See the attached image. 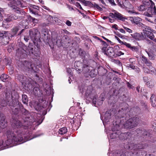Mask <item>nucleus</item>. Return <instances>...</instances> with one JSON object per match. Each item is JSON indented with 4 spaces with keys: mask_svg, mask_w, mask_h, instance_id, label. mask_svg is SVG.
Wrapping results in <instances>:
<instances>
[{
    "mask_svg": "<svg viewBox=\"0 0 156 156\" xmlns=\"http://www.w3.org/2000/svg\"><path fill=\"white\" fill-rule=\"evenodd\" d=\"M20 132L18 131L12 132L8 130L7 132V136L8 138L7 141L4 143L3 140H0V147L2 146L4 148L2 149L8 148L9 145L11 144L16 145L18 142H20L23 141V139L22 135L20 134Z\"/></svg>",
    "mask_w": 156,
    "mask_h": 156,
    "instance_id": "f257e3e1",
    "label": "nucleus"
},
{
    "mask_svg": "<svg viewBox=\"0 0 156 156\" xmlns=\"http://www.w3.org/2000/svg\"><path fill=\"white\" fill-rule=\"evenodd\" d=\"M26 120H24L23 125H22L20 121L18 120H14L12 121V126L14 129H18L20 128L26 129L31 125L32 123L35 121L34 117L31 116L29 118H26Z\"/></svg>",
    "mask_w": 156,
    "mask_h": 156,
    "instance_id": "f03ea898",
    "label": "nucleus"
},
{
    "mask_svg": "<svg viewBox=\"0 0 156 156\" xmlns=\"http://www.w3.org/2000/svg\"><path fill=\"white\" fill-rule=\"evenodd\" d=\"M18 97V94L17 92L15 90H12L7 92L6 94V98L7 100L9 98L11 99L9 100L10 101H8V102H7L6 104V102L5 101L3 100L0 103V111L2 110L3 108L5 107L6 105H8L9 106H11L12 104V102L13 99H16Z\"/></svg>",
    "mask_w": 156,
    "mask_h": 156,
    "instance_id": "7ed1b4c3",
    "label": "nucleus"
},
{
    "mask_svg": "<svg viewBox=\"0 0 156 156\" xmlns=\"http://www.w3.org/2000/svg\"><path fill=\"white\" fill-rule=\"evenodd\" d=\"M140 122L139 118L133 117L126 121L123 124L124 127L126 128H132L136 126Z\"/></svg>",
    "mask_w": 156,
    "mask_h": 156,
    "instance_id": "20e7f679",
    "label": "nucleus"
},
{
    "mask_svg": "<svg viewBox=\"0 0 156 156\" xmlns=\"http://www.w3.org/2000/svg\"><path fill=\"white\" fill-rule=\"evenodd\" d=\"M92 90L93 88L92 86H85L83 87L81 91L80 90V91L82 93H84L85 96L86 97H88L90 95Z\"/></svg>",
    "mask_w": 156,
    "mask_h": 156,
    "instance_id": "39448f33",
    "label": "nucleus"
},
{
    "mask_svg": "<svg viewBox=\"0 0 156 156\" xmlns=\"http://www.w3.org/2000/svg\"><path fill=\"white\" fill-rule=\"evenodd\" d=\"M109 16L112 18H114L115 19H117L122 21L125 20L124 18L122 16L121 14L115 10L113 11L112 12L110 13Z\"/></svg>",
    "mask_w": 156,
    "mask_h": 156,
    "instance_id": "423d86ee",
    "label": "nucleus"
},
{
    "mask_svg": "<svg viewBox=\"0 0 156 156\" xmlns=\"http://www.w3.org/2000/svg\"><path fill=\"white\" fill-rule=\"evenodd\" d=\"M108 136H109L111 139H115L119 137L120 132L117 131V132H113V129L112 131L108 130L106 131Z\"/></svg>",
    "mask_w": 156,
    "mask_h": 156,
    "instance_id": "0eeeda50",
    "label": "nucleus"
},
{
    "mask_svg": "<svg viewBox=\"0 0 156 156\" xmlns=\"http://www.w3.org/2000/svg\"><path fill=\"white\" fill-rule=\"evenodd\" d=\"M9 33L7 31H4L2 32H0V37H2V41L5 44L8 43L9 41L8 40V37H7Z\"/></svg>",
    "mask_w": 156,
    "mask_h": 156,
    "instance_id": "6e6552de",
    "label": "nucleus"
},
{
    "mask_svg": "<svg viewBox=\"0 0 156 156\" xmlns=\"http://www.w3.org/2000/svg\"><path fill=\"white\" fill-rule=\"evenodd\" d=\"M35 32L36 33H35L34 34L32 31H30V37L33 41H35L40 37V33L38 32L37 30V31H35Z\"/></svg>",
    "mask_w": 156,
    "mask_h": 156,
    "instance_id": "1a4fd4ad",
    "label": "nucleus"
},
{
    "mask_svg": "<svg viewBox=\"0 0 156 156\" xmlns=\"http://www.w3.org/2000/svg\"><path fill=\"white\" fill-rule=\"evenodd\" d=\"M129 19L132 23L136 24H139L140 26L142 25V23H141L142 21V19L138 17H129Z\"/></svg>",
    "mask_w": 156,
    "mask_h": 156,
    "instance_id": "9d476101",
    "label": "nucleus"
},
{
    "mask_svg": "<svg viewBox=\"0 0 156 156\" xmlns=\"http://www.w3.org/2000/svg\"><path fill=\"white\" fill-rule=\"evenodd\" d=\"M147 11L150 12L153 17L156 15V9L154 3L152 2H151V5Z\"/></svg>",
    "mask_w": 156,
    "mask_h": 156,
    "instance_id": "9b49d317",
    "label": "nucleus"
},
{
    "mask_svg": "<svg viewBox=\"0 0 156 156\" xmlns=\"http://www.w3.org/2000/svg\"><path fill=\"white\" fill-rule=\"evenodd\" d=\"M144 33L145 36L156 43V38H154V35L152 33L149 31L145 30L144 31Z\"/></svg>",
    "mask_w": 156,
    "mask_h": 156,
    "instance_id": "f8f14e48",
    "label": "nucleus"
},
{
    "mask_svg": "<svg viewBox=\"0 0 156 156\" xmlns=\"http://www.w3.org/2000/svg\"><path fill=\"white\" fill-rule=\"evenodd\" d=\"M145 64L147 67L149 68V69H150L151 74H154L156 75V70L155 68L152 66V64L150 61L148 60L147 62L145 63Z\"/></svg>",
    "mask_w": 156,
    "mask_h": 156,
    "instance_id": "ddd939ff",
    "label": "nucleus"
},
{
    "mask_svg": "<svg viewBox=\"0 0 156 156\" xmlns=\"http://www.w3.org/2000/svg\"><path fill=\"white\" fill-rule=\"evenodd\" d=\"M131 135L129 133H121L119 135V138L121 139L126 140L130 138Z\"/></svg>",
    "mask_w": 156,
    "mask_h": 156,
    "instance_id": "4468645a",
    "label": "nucleus"
},
{
    "mask_svg": "<svg viewBox=\"0 0 156 156\" xmlns=\"http://www.w3.org/2000/svg\"><path fill=\"white\" fill-rule=\"evenodd\" d=\"M143 15L145 16V19L146 20L151 23L153 22L152 20L148 18V17L153 18V15L150 12H149L148 11L147 12H145L144 13Z\"/></svg>",
    "mask_w": 156,
    "mask_h": 156,
    "instance_id": "2eb2a0df",
    "label": "nucleus"
},
{
    "mask_svg": "<svg viewBox=\"0 0 156 156\" xmlns=\"http://www.w3.org/2000/svg\"><path fill=\"white\" fill-rule=\"evenodd\" d=\"M111 116V114L107 111L105 114L104 119L103 120V122L104 125H105V123H107L109 121Z\"/></svg>",
    "mask_w": 156,
    "mask_h": 156,
    "instance_id": "dca6fc26",
    "label": "nucleus"
},
{
    "mask_svg": "<svg viewBox=\"0 0 156 156\" xmlns=\"http://www.w3.org/2000/svg\"><path fill=\"white\" fill-rule=\"evenodd\" d=\"M131 35L133 38L136 40H140L143 38V37L141 34L137 33H134Z\"/></svg>",
    "mask_w": 156,
    "mask_h": 156,
    "instance_id": "f3484780",
    "label": "nucleus"
},
{
    "mask_svg": "<svg viewBox=\"0 0 156 156\" xmlns=\"http://www.w3.org/2000/svg\"><path fill=\"white\" fill-rule=\"evenodd\" d=\"M16 4L19 7L23 8L27 6V5L25 2L22 1L21 2L19 1H17L16 2Z\"/></svg>",
    "mask_w": 156,
    "mask_h": 156,
    "instance_id": "a211bd4d",
    "label": "nucleus"
},
{
    "mask_svg": "<svg viewBox=\"0 0 156 156\" xmlns=\"http://www.w3.org/2000/svg\"><path fill=\"white\" fill-rule=\"evenodd\" d=\"M0 79L2 81L5 82L9 80L10 78L8 75L5 74H2L1 76Z\"/></svg>",
    "mask_w": 156,
    "mask_h": 156,
    "instance_id": "6ab92c4d",
    "label": "nucleus"
},
{
    "mask_svg": "<svg viewBox=\"0 0 156 156\" xmlns=\"http://www.w3.org/2000/svg\"><path fill=\"white\" fill-rule=\"evenodd\" d=\"M31 66V64L29 62L27 61H25L23 64H22V65L20 66V67L26 68H28L29 69L30 68Z\"/></svg>",
    "mask_w": 156,
    "mask_h": 156,
    "instance_id": "aec40b11",
    "label": "nucleus"
},
{
    "mask_svg": "<svg viewBox=\"0 0 156 156\" xmlns=\"http://www.w3.org/2000/svg\"><path fill=\"white\" fill-rule=\"evenodd\" d=\"M67 132V128L65 127H62L60 128L59 130V133L63 135L66 133Z\"/></svg>",
    "mask_w": 156,
    "mask_h": 156,
    "instance_id": "412c9836",
    "label": "nucleus"
},
{
    "mask_svg": "<svg viewBox=\"0 0 156 156\" xmlns=\"http://www.w3.org/2000/svg\"><path fill=\"white\" fill-rule=\"evenodd\" d=\"M21 29L20 27L19 26L16 27L14 28L12 30V36L16 35L18 31Z\"/></svg>",
    "mask_w": 156,
    "mask_h": 156,
    "instance_id": "4be33fe9",
    "label": "nucleus"
},
{
    "mask_svg": "<svg viewBox=\"0 0 156 156\" xmlns=\"http://www.w3.org/2000/svg\"><path fill=\"white\" fill-rule=\"evenodd\" d=\"M22 100L23 103L26 105L27 104L28 99L27 96L25 94H23L22 96Z\"/></svg>",
    "mask_w": 156,
    "mask_h": 156,
    "instance_id": "5701e85b",
    "label": "nucleus"
},
{
    "mask_svg": "<svg viewBox=\"0 0 156 156\" xmlns=\"http://www.w3.org/2000/svg\"><path fill=\"white\" fill-rule=\"evenodd\" d=\"M115 38L117 40H118L119 43L121 44H124L126 46H129L130 45L129 44V43H128L125 42H123V41H121L119 39V38H118L117 37L115 36Z\"/></svg>",
    "mask_w": 156,
    "mask_h": 156,
    "instance_id": "b1692460",
    "label": "nucleus"
},
{
    "mask_svg": "<svg viewBox=\"0 0 156 156\" xmlns=\"http://www.w3.org/2000/svg\"><path fill=\"white\" fill-rule=\"evenodd\" d=\"M147 6L146 5H142L138 7V9L139 11H143L146 9Z\"/></svg>",
    "mask_w": 156,
    "mask_h": 156,
    "instance_id": "393cba45",
    "label": "nucleus"
},
{
    "mask_svg": "<svg viewBox=\"0 0 156 156\" xmlns=\"http://www.w3.org/2000/svg\"><path fill=\"white\" fill-rule=\"evenodd\" d=\"M124 4L126 8H129L130 9H133V8L132 5L128 1H126Z\"/></svg>",
    "mask_w": 156,
    "mask_h": 156,
    "instance_id": "a878e982",
    "label": "nucleus"
},
{
    "mask_svg": "<svg viewBox=\"0 0 156 156\" xmlns=\"http://www.w3.org/2000/svg\"><path fill=\"white\" fill-rule=\"evenodd\" d=\"M129 44L130 45L129 46H126L128 48H130L133 51L137 52H138L139 49L137 47L131 46V45L130 44Z\"/></svg>",
    "mask_w": 156,
    "mask_h": 156,
    "instance_id": "bb28decb",
    "label": "nucleus"
},
{
    "mask_svg": "<svg viewBox=\"0 0 156 156\" xmlns=\"http://www.w3.org/2000/svg\"><path fill=\"white\" fill-rule=\"evenodd\" d=\"M148 55L149 59L151 60H153L155 59L156 55L152 53H149L146 51Z\"/></svg>",
    "mask_w": 156,
    "mask_h": 156,
    "instance_id": "cd10ccee",
    "label": "nucleus"
},
{
    "mask_svg": "<svg viewBox=\"0 0 156 156\" xmlns=\"http://www.w3.org/2000/svg\"><path fill=\"white\" fill-rule=\"evenodd\" d=\"M150 99L151 101V105L153 107H155L156 106V101L154 98V97H153V95L151 96Z\"/></svg>",
    "mask_w": 156,
    "mask_h": 156,
    "instance_id": "c85d7f7f",
    "label": "nucleus"
},
{
    "mask_svg": "<svg viewBox=\"0 0 156 156\" xmlns=\"http://www.w3.org/2000/svg\"><path fill=\"white\" fill-rule=\"evenodd\" d=\"M17 79L22 82V83H23L24 82V80L26 79V77L22 75H20L18 76Z\"/></svg>",
    "mask_w": 156,
    "mask_h": 156,
    "instance_id": "c756f323",
    "label": "nucleus"
},
{
    "mask_svg": "<svg viewBox=\"0 0 156 156\" xmlns=\"http://www.w3.org/2000/svg\"><path fill=\"white\" fill-rule=\"evenodd\" d=\"M143 70L145 73H151L150 69H149L148 67H143Z\"/></svg>",
    "mask_w": 156,
    "mask_h": 156,
    "instance_id": "7c9ffc66",
    "label": "nucleus"
},
{
    "mask_svg": "<svg viewBox=\"0 0 156 156\" xmlns=\"http://www.w3.org/2000/svg\"><path fill=\"white\" fill-rule=\"evenodd\" d=\"M146 85L150 88H152L154 87V83L152 81L150 80L149 82H148V83H147Z\"/></svg>",
    "mask_w": 156,
    "mask_h": 156,
    "instance_id": "2f4dec72",
    "label": "nucleus"
},
{
    "mask_svg": "<svg viewBox=\"0 0 156 156\" xmlns=\"http://www.w3.org/2000/svg\"><path fill=\"white\" fill-rule=\"evenodd\" d=\"M107 54L110 56L111 55V54L113 52V50L112 48H109L107 51Z\"/></svg>",
    "mask_w": 156,
    "mask_h": 156,
    "instance_id": "473e14b6",
    "label": "nucleus"
},
{
    "mask_svg": "<svg viewBox=\"0 0 156 156\" xmlns=\"http://www.w3.org/2000/svg\"><path fill=\"white\" fill-rule=\"evenodd\" d=\"M96 75V74L95 73V70H91L90 73V76L92 77H94Z\"/></svg>",
    "mask_w": 156,
    "mask_h": 156,
    "instance_id": "72a5a7b5",
    "label": "nucleus"
},
{
    "mask_svg": "<svg viewBox=\"0 0 156 156\" xmlns=\"http://www.w3.org/2000/svg\"><path fill=\"white\" fill-rule=\"evenodd\" d=\"M142 61H143L145 64L149 60L148 59L144 56L142 55L141 58Z\"/></svg>",
    "mask_w": 156,
    "mask_h": 156,
    "instance_id": "f704fd0d",
    "label": "nucleus"
},
{
    "mask_svg": "<svg viewBox=\"0 0 156 156\" xmlns=\"http://www.w3.org/2000/svg\"><path fill=\"white\" fill-rule=\"evenodd\" d=\"M3 14V10L2 8H0V20H3L2 18L3 16H2Z\"/></svg>",
    "mask_w": 156,
    "mask_h": 156,
    "instance_id": "c9c22d12",
    "label": "nucleus"
},
{
    "mask_svg": "<svg viewBox=\"0 0 156 156\" xmlns=\"http://www.w3.org/2000/svg\"><path fill=\"white\" fill-rule=\"evenodd\" d=\"M9 15L8 16L7 18L4 19V22L5 23L9 22L12 20V19H11V17H9Z\"/></svg>",
    "mask_w": 156,
    "mask_h": 156,
    "instance_id": "e433bc0d",
    "label": "nucleus"
},
{
    "mask_svg": "<svg viewBox=\"0 0 156 156\" xmlns=\"http://www.w3.org/2000/svg\"><path fill=\"white\" fill-rule=\"evenodd\" d=\"M89 67L88 66H86V67H84L83 69V72L85 73L89 72Z\"/></svg>",
    "mask_w": 156,
    "mask_h": 156,
    "instance_id": "4c0bfd02",
    "label": "nucleus"
},
{
    "mask_svg": "<svg viewBox=\"0 0 156 156\" xmlns=\"http://www.w3.org/2000/svg\"><path fill=\"white\" fill-rule=\"evenodd\" d=\"M143 80L146 85L147 84V83H148V82H149L150 81L149 80V78L148 77L146 76L143 77Z\"/></svg>",
    "mask_w": 156,
    "mask_h": 156,
    "instance_id": "58836bf2",
    "label": "nucleus"
},
{
    "mask_svg": "<svg viewBox=\"0 0 156 156\" xmlns=\"http://www.w3.org/2000/svg\"><path fill=\"white\" fill-rule=\"evenodd\" d=\"M106 1L112 5L115 6L116 5L114 2V0H106Z\"/></svg>",
    "mask_w": 156,
    "mask_h": 156,
    "instance_id": "ea45409f",
    "label": "nucleus"
},
{
    "mask_svg": "<svg viewBox=\"0 0 156 156\" xmlns=\"http://www.w3.org/2000/svg\"><path fill=\"white\" fill-rule=\"evenodd\" d=\"M94 6L99 11H101L102 10V9L97 4H94Z\"/></svg>",
    "mask_w": 156,
    "mask_h": 156,
    "instance_id": "a19ab883",
    "label": "nucleus"
},
{
    "mask_svg": "<svg viewBox=\"0 0 156 156\" xmlns=\"http://www.w3.org/2000/svg\"><path fill=\"white\" fill-rule=\"evenodd\" d=\"M123 28L127 32L129 33H132V30L131 29L124 27H123Z\"/></svg>",
    "mask_w": 156,
    "mask_h": 156,
    "instance_id": "79ce46f5",
    "label": "nucleus"
},
{
    "mask_svg": "<svg viewBox=\"0 0 156 156\" xmlns=\"http://www.w3.org/2000/svg\"><path fill=\"white\" fill-rule=\"evenodd\" d=\"M11 8L13 9H16L17 11H18V9L19 7L17 5V6H16L15 5H12L11 6Z\"/></svg>",
    "mask_w": 156,
    "mask_h": 156,
    "instance_id": "37998d69",
    "label": "nucleus"
},
{
    "mask_svg": "<svg viewBox=\"0 0 156 156\" xmlns=\"http://www.w3.org/2000/svg\"><path fill=\"white\" fill-rule=\"evenodd\" d=\"M9 17H11V19H12V20H16L18 18V17L17 16H16L15 15H9Z\"/></svg>",
    "mask_w": 156,
    "mask_h": 156,
    "instance_id": "c03bdc74",
    "label": "nucleus"
},
{
    "mask_svg": "<svg viewBox=\"0 0 156 156\" xmlns=\"http://www.w3.org/2000/svg\"><path fill=\"white\" fill-rule=\"evenodd\" d=\"M128 12L129 13H134V14H139L138 12H136L134 10H128Z\"/></svg>",
    "mask_w": 156,
    "mask_h": 156,
    "instance_id": "a18cd8bd",
    "label": "nucleus"
},
{
    "mask_svg": "<svg viewBox=\"0 0 156 156\" xmlns=\"http://www.w3.org/2000/svg\"><path fill=\"white\" fill-rule=\"evenodd\" d=\"M116 54L117 56H119L121 55H124V53L120 51H119L117 52Z\"/></svg>",
    "mask_w": 156,
    "mask_h": 156,
    "instance_id": "49530a36",
    "label": "nucleus"
},
{
    "mask_svg": "<svg viewBox=\"0 0 156 156\" xmlns=\"http://www.w3.org/2000/svg\"><path fill=\"white\" fill-rule=\"evenodd\" d=\"M112 28H114L116 30H118V26L115 24H114L112 25Z\"/></svg>",
    "mask_w": 156,
    "mask_h": 156,
    "instance_id": "de8ad7c7",
    "label": "nucleus"
},
{
    "mask_svg": "<svg viewBox=\"0 0 156 156\" xmlns=\"http://www.w3.org/2000/svg\"><path fill=\"white\" fill-rule=\"evenodd\" d=\"M62 32L64 33L67 34H70V33L67 31L66 30H62Z\"/></svg>",
    "mask_w": 156,
    "mask_h": 156,
    "instance_id": "09e8293b",
    "label": "nucleus"
},
{
    "mask_svg": "<svg viewBox=\"0 0 156 156\" xmlns=\"http://www.w3.org/2000/svg\"><path fill=\"white\" fill-rule=\"evenodd\" d=\"M66 24L69 26H70L71 25L72 23L69 20H67L66 22Z\"/></svg>",
    "mask_w": 156,
    "mask_h": 156,
    "instance_id": "8fccbe9b",
    "label": "nucleus"
},
{
    "mask_svg": "<svg viewBox=\"0 0 156 156\" xmlns=\"http://www.w3.org/2000/svg\"><path fill=\"white\" fill-rule=\"evenodd\" d=\"M127 66H127L128 67H129L132 69H134V68H135L134 66L132 64H129V65H128Z\"/></svg>",
    "mask_w": 156,
    "mask_h": 156,
    "instance_id": "3c124183",
    "label": "nucleus"
},
{
    "mask_svg": "<svg viewBox=\"0 0 156 156\" xmlns=\"http://www.w3.org/2000/svg\"><path fill=\"white\" fill-rule=\"evenodd\" d=\"M118 30L120 32H121V33H122L124 34L126 33V32H125V30L123 29H118Z\"/></svg>",
    "mask_w": 156,
    "mask_h": 156,
    "instance_id": "603ef678",
    "label": "nucleus"
},
{
    "mask_svg": "<svg viewBox=\"0 0 156 156\" xmlns=\"http://www.w3.org/2000/svg\"><path fill=\"white\" fill-rule=\"evenodd\" d=\"M81 2L82 3L84 4L85 5H87L88 4L87 1L85 0H82Z\"/></svg>",
    "mask_w": 156,
    "mask_h": 156,
    "instance_id": "864d4df0",
    "label": "nucleus"
},
{
    "mask_svg": "<svg viewBox=\"0 0 156 156\" xmlns=\"http://www.w3.org/2000/svg\"><path fill=\"white\" fill-rule=\"evenodd\" d=\"M80 64H81V63H80L79 62H75L74 63V66H76L77 67H78V66H77V65L78 64H79V65H80Z\"/></svg>",
    "mask_w": 156,
    "mask_h": 156,
    "instance_id": "5fc2aeb1",
    "label": "nucleus"
},
{
    "mask_svg": "<svg viewBox=\"0 0 156 156\" xmlns=\"http://www.w3.org/2000/svg\"><path fill=\"white\" fill-rule=\"evenodd\" d=\"M32 7L33 8L37 9H38L39 8L38 6H36L35 5H32Z\"/></svg>",
    "mask_w": 156,
    "mask_h": 156,
    "instance_id": "6e6d98bb",
    "label": "nucleus"
},
{
    "mask_svg": "<svg viewBox=\"0 0 156 156\" xmlns=\"http://www.w3.org/2000/svg\"><path fill=\"white\" fill-rule=\"evenodd\" d=\"M127 86L130 88H132V85H131L129 83H127Z\"/></svg>",
    "mask_w": 156,
    "mask_h": 156,
    "instance_id": "4d7b16f0",
    "label": "nucleus"
},
{
    "mask_svg": "<svg viewBox=\"0 0 156 156\" xmlns=\"http://www.w3.org/2000/svg\"><path fill=\"white\" fill-rule=\"evenodd\" d=\"M78 6L79 7V8L80 9H81L83 10V9L82 7H81V5H80V4L79 3L78 4Z\"/></svg>",
    "mask_w": 156,
    "mask_h": 156,
    "instance_id": "13d9d810",
    "label": "nucleus"
},
{
    "mask_svg": "<svg viewBox=\"0 0 156 156\" xmlns=\"http://www.w3.org/2000/svg\"><path fill=\"white\" fill-rule=\"evenodd\" d=\"M24 39L26 42H27L28 40H29V38L25 37H24Z\"/></svg>",
    "mask_w": 156,
    "mask_h": 156,
    "instance_id": "bf43d9fd",
    "label": "nucleus"
},
{
    "mask_svg": "<svg viewBox=\"0 0 156 156\" xmlns=\"http://www.w3.org/2000/svg\"><path fill=\"white\" fill-rule=\"evenodd\" d=\"M43 7L44 9H46L47 10H48L49 9V8L46 7V6H44Z\"/></svg>",
    "mask_w": 156,
    "mask_h": 156,
    "instance_id": "052dcab7",
    "label": "nucleus"
},
{
    "mask_svg": "<svg viewBox=\"0 0 156 156\" xmlns=\"http://www.w3.org/2000/svg\"><path fill=\"white\" fill-rule=\"evenodd\" d=\"M108 20H109L110 22L111 23H112L113 22V20L110 19L109 17Z\"/></svg>",
    "mask_w": 156,
    "mask_h": 156,
    "instance_id": "680f3d73",
    "label": "nucleus"
},
{
    "mask_svg": "<svg viewBox=\"0 0 156 156\" xmlns=\"http://www.w3.org/2000/svg\"><path fill=\"white\" fill-rule=\"evenodd\" d=\"M108 18H109V17L108 16H105L103 17V19L104 20L108 19Z\"/></svg>",
    "mask_w": 156,
    "mask_h": 156,
    "instance_id": "e2e57ef3",
    "label": "nucleus"
},
{
    "mask_svg": "<svg viewBox=\"0 0 156 156\" xmlns=\"http://www.w3.org/2000/svg\"><path fill=\"white\" fill-rule=\"evenodd\" d=\"M136 145H133V146H134L133 148L131 147V146H129V148L130 149H132L133 148H134Z\"/></svg>",
    "mask_w": 156,
    "mask_h": 156,
    "instance_id": "0e129e2a",
    "label": "nucleus"
},
{
    "mask_svg": "<svg viewBox=\"0 0 156 156\" xmlns=\"http://www.w3.org/2000/svg\"><path fill=\"white\" fill-rule=\"evenodd\" d=\"M42 4H44V2L42 0H38Z\"/></svg>",
    "mask_w": 156,
    "mask_h": 156,
    "instance_id": "69168bd1",
    "label": "nucleus"
},
{
    "mask_svg": "<svg viewBox=\"0 0 156 156\" xmlns=\"http://www.w3.org/2000/svg\"><path fill=\"white\" fill-rule=\"evenodd\" d=\"M101 3H102L103 4H105V3L104 2V1L103 0H99Z\"/></svg>",
    "mask_w": 156,
    "mask_h": 156,
    "instance_id": "338daca9",
    "label": "nucleus"
},
{
    "mask_svg": "<svg viewBox=\"0 0 156 156\" xmlns=\"http://www.w3.org/2000/svg\"><path fill=\"white\" fill-rule=\"evenodd\" d=\"M139 89H140V87H137L136 88V90L138 92H139Z\"/></svg>",
    "mask_w": 156,
    "mask_h": 156,
    "instance_id": "774afa93",
    "label": "nucleus"
}]
</instances>
